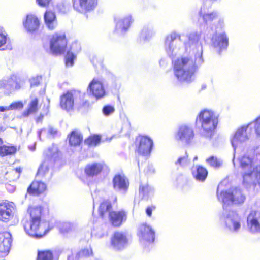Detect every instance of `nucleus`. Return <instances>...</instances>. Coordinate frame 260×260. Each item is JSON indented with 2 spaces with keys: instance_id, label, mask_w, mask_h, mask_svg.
I'll list each match as a JSON object with an SVG mask.
<instances>
[{
  "instance_id": "f257e3e1",
  "label": "nucleus",
  "mask_w": 260,
  "mask_h": 260,
  "mask_svg": "<svg viewBox=\"0 0 260 260\" xmlns=\"http://www.w3.org/2000/svg\"><path fill=\"white\" fill-rule=\"evenodd\" d=\"M180 38L179 34L171 32L166 38L165 48L172 59L175 76L178 81L189 83L194 80L195 73L204 62L201 34L197 32L189 34L188 41L184 43L185 53L175 58L182 47Z\"/></svg>"
},
{
  "instance_id": "f03ea898",
  "label": "nucleus",
  "mask_w": 260,
  "mask_h": 260,
  "mask_svg": "<svg viewBox=\"0 0 260 260\" xmlns=\"http://www.w3.org/2000/svg\"><path fill=\"white\" fill-rule=\"evenodd\" d=\"M260 155L256 156L249 153L239 157L244 186L249 189L260 188Z\"/></svg>"
},
{
  "instance_id": "7ed1b4c3",
  "label": "nucleus",
  "mask_w": 260,
  "mask_h": 260,
  "mask_svg": "<svg viewBox=\"0 0 260 260\" xmlns=\"http://www.w3.org/2000/svg\"><path fill=\"white\" fill-rule=\"evenodd\" d=\"M219 122V114L216 111L204 109L197 115L196 124L201 137L211 140L215 135Z\"/></svg>"
},
{
  "instance_id": "20e7f679",
  "label": "nucleus",
  "mask_w": 260,
  "mask_h": 260,
  "mask_svg": "<svg viewBox=\"0 0 260 260\" xmlns=\"http://www.w3.org/2000/svg\"><path fill=\"white\" fill-rule=\"evenodd\" d=\"M252 126L254 127L255 132L257 136H260V116L254 121L246 125L239 127L231 136L230 141L234 149V157L233 162L235 165L234 159L235 153L242 151L245 147L246 142L249 140L251 136Z\"/></svg>"
},
{
  "instance_id": "39448f33",
  "label": "nucleus",
  "mask_w": 260,
  "mask_h": 260,
  "mask_svg": "<svg viewBox=\"0 0 260 260\" xmlns=\"http://www.w3.org/2000/svg\"><path fill=\"white\" fill-rule=\"evenodd\" d=\"M42 210L41 206L30 207L28 209L30 220L24 224V228L26 234L30 237L40 238L49 231L48 223L41 220Z\"/></svg>"
},
{
  "instance_id": "423d86ee",
  "label": "nucleus",
  "mask_w": 260,
  "mask_h": 260,
  "mask_svg": "<svg viewBox=\"0 0 260 260\" xmlns=\"http://www.w3.org/2000/svg\"><path fill=\"white\" fill-rule=\"evenodd\" d=\"M224 181L221 182L218 185L217 190V196L218 200L223 204V208L226 205L230 204H242L246 199V197L242 190L238 187H232L228 190L223 191L222 189Z\"/></svg>"
},
{
  "instance_id": "0eeeda50",
  "label": "nucleus",
  "mask_w": 260,
  "mask_h": 260,
  "mask_svg": "<svg viewBox=\"0 0 260 260\" xmlns=\"http://www.w3.org/2000/svg\"><path fill=\"white\" fill-rule=\"evenodd\" d=\"M219 222L226 230L237 234L242 229L243 219L242 216L235 211L224 210L219 216Z\"/></svg>"
},
{
  "instance_id": "6e6552de",
  "label": "nucleus",
  "mask_w": 260,
  "mask_h": 260,
  "mask_svg": "<svg viewBox=\"0 0 260 260\" xmlns=\"http://www.w3.org/2000/svg\"><path fill=\"white\" fill-rule=\"evenodd\" d=\"M85 93L79 90H72L63 94L60 98V105L67 111L72 110L76 106L79 108L89 105L87 100L84 99Z\"/></svg>"
},
{
  "instance_id": "1a4fd4ad",
  "label": "nucleus",
  "mask_w": 260,
  "mask_h": 260,
  "mask_svg": "<svg viewBox=\"0 0 260 260\" xmlns=\"http://www.w3.org/2000/svg\"><path fill=\"white\" fill-rule=\"evenodd\" d=\"M58 150L56 146L52 145L44 152V155L47 157L41 164L39 167L37 176L41 178H44L46 180H49L52 176V174L50 172L49 167L51 160H54L58 156Z\"/></svg>"
},
{
  "instance_id": "9d476101",
  "label": "nucleus",
  "mask_w": 260,
  "mask_h": 260,
  "mask_svg": "<svg viewBox=\"0 0 260 260\" xmlns=\"http://www.w3.org/2000/svg\"><path fill=\"white\" fill-rule=\"evenodd\" d=\"M115 23V32L120 35L126 34L134 22L132 15L130 13L116 17L114 19Z\"/></svg>"
},
{
  "instance_id": "9b49d317",
  "label": "nucleus",
  "mask_w": 260,
  "mask_h": 260,
  "mask_svg": "<svg viewBox=\"0 0 260 260\" xmlns=\"http://www.w3.org/2000/svg\"><path fill=\"white\" fill-rule=\"evenodd\" d=\"M72 3L75 11L85 14L93 12L97 8L99 0H72Z\"/></svg>"
},
{
  "instance_id": "f8f14e48",
  "label": "nucleus",
  "mask_w": 260,
  "mask_h": 260,
  "mask_svg": "<svg viewBox=\"0 0 260 260\" xmlns=\"http://www.w3.org/2000/svg\"><path fill=\"white\" fill-rule=\"evenodd\" d=\"M87 92L96 100L101 99L106 95V92L102 80L94 78L89 84Z\"/></svg>"
},
{
  "instance_id": "ddd939ff",
  "label": "nucleus",
  "mask_w": 260,
  "mask_h": 260,
  "mask_svg": "<svg viewBox=\"0 0 260 260\" xmlns=\"http://www.w3.org/2000/svg\"><path fill=\"white\" fill-rule=\"evenodd\" d=\"M67 44L64 35L55 34L50 40V51L55 55L61 54L64 52Z\"/></svg>"
},
{
  "instance_id": "4468645a",
  "label": "nucleus",
  "mask_w": 260,
  "mask_h": 260,
  "mask_svg": "<svg viewBox=\"0 0 260 260\" xmlns=\"http://www.w3.org/2000/svg\"><path fill=\"white\" fill-rule=\"evenodd\" d=\"M136 141L138 153L143 156H149L153 146V140L148 136H139Z\"/></svg>"
},
{
  "instance_id": "2eb2a0df",
  "label": "nucleus",
  "mask_w": 260,
  "mask_h": 260,
  "mask_svg": "<svg viewBox=\"0 0 260 260\" xmlns=\"http://www.w3.org/2000/svg\"><path fill=\"white\" fill-rule=\"evenodd\" d=\"M229 44V38L224 31H215L211 38V45L217 51L220 52L227 48Z\"/></svg>"
},
{
  "instance_id": "dca6fc26",
  "label": "nucleus",
  "mask_w": 260,
  "mask_h": 260,
  "mask_svg": "<svg viewBox=\"0 0 260 260\" xmlns=\"http://www.w3.org/2000/svg\"><path fill=\"white\" fill-rule=\"evenodd\" d=\"M247 228L251 233H260V211L250 210L247 217Z\"/></svg>"
},
{
  "instance_id": "f3484780",
  "label": "nucleus",
  "mask_w": 260,
  "mask_h": 260,
  "mask_svg": "<svg viewBox=\"0 0 260 260\" xmlns=\"http://www.w3.org/2000/svg\"><path fill=\"white\" fill-rule=\"evenodd\" d=\"M194 136L193 128L186 125L180 126L175 135V138L177 141L185 144L192 142Z\"/></svg>"
},
{
  "instance_id": "a211bd4d",
  "label": "nucleus",
  "mask_w": 260,
  "mask_h": 260,
  "mask_svg": "<svg viewBox=\"0 0 260 260\" xmlns=\"http://www.w3.org/2000/svg\"><path fill=\"white\" fill-rule=\"evenodd\" d=\"M138 236L141 242L151 243L154 240L155 232L149 225L142 224L139 226Z\"/></svg>"
},
{
  "instance_id": "6ab92c4d",
  "label": "nucleus",
  "mask_w": 260,
  "mask_h": 260,
  "mask_svg": "<svg viewBox=\"0 0 260 260\" xmlns=\"http://www.w3.org/2000/svg\"><path fill=\"white\" fill-rule=\"evenodd\" d=\"M112 182L113 188L115 191L122 194L126 193L128 188L129 182L125 176L116 175L113 178Z\"/></svg>"
},
{
  "instance_id": "aec40b11",
  "label": "nucleus",
  "mask_w": 260,
  "mask_h": 260,
  "mask_svg": "<svg viewBox=\"0 0 260 260\" xmlns=\"http://www.w3.org/2000/svg\"><path fill=\"white\" fill-rule=\"evenodd\" d=\"M128 244L126 236L123 233L115 232L111 239V245L117 250H121L125 248Z\"/></svg>"
},
{
  "instance_id": "412c9836",
  "label": "nucleus",
  "mask_w": 260,
  "mask_h": 260,
  "mask_svg": "<svg viewBox=\"0 0 260 260\" xmlns=\"http://www.w3.org/2000/svg\"><path fill=\"white\" fill-rule=\"evenodd\" d=\"M14 203L4 202L0 203V219L3 221H8L12 217L14 210Z\"/></svg>"
},
{
  "instance_id": "4be33fe9",
  "label": "nucleus",
  "mask_w": 260,
  "mask_h": 260,
  "mask_svg": "<svg viewBox=\"0 0 260 260\" xmlns=\"http://www.w3.org/2000/svg\"><path fill=\"white\" fill-rule=\"evenodd\" d=\"M110 221L114 226H120L127 219V213L123 210L109 212Z\"/></svg>"
},
{
  "instance_id": "5701e85b",
  "label": "nucleus",
  "mask_w": 260,
  "mask_h": 260,
  "mask_svg": "<svg viewBox=\"0 0 260 260\" xmlns=\"http://www.w3.org/2000/svg\"><path fill=\"white\" fill-rule=\"evenodd\" d=\"M11 243V235L8 232L0 233V252L7 254Z\"/></svg>"
},
{
  "instance_id": "b1692460",
  "label": "nucleus",
  "mask_w": 260,
  "mask_h": 260,
  "mask_svg": "<svg viewBox=\"0 0 260 260\" xmlns=\"http://www.w3.org/2000/svg\"><path fill=\"white\" fill-rule=\"evenodd\" d=\"M25 29L30 32L37 30L40 26V21L36 16L32 14L27 15L25 21L23 22Z\"/></svg>"
},
{
  "instance_id": "393cba45",
  "label": "nucleus",
  "mask_w": 260,
  "mask_h": 260,
  "mask_svg": "<svg viewBox=\"0 0 260 260\" xmlns=\"http://www.w3.org/2000/svg\"><path fill=\"white\" fill-rule=\"evenodd\" d=\"M156 34V29L152 24L144 25L139 34L140 41H147L151 39Z\"/></svg>"
},
{
  "instance_id": "a878e982",
  "label": "nucleus",
  "mask_w": 260,
  "mask_h": 260,
  "mask_svg": "<svg viewBox=\"0 0 260 260\" xmlns=\"http://www.w3.org/2000/svg\"><path fill=\"white\" fill-rule=\"evenodd\" d=\"M104 164L103 162H93L86 165L85 173L88 177H93L99 175L102 171Z\"/></svg>"
},
{
  "instance_id": "bb28decb",
  "label": "nucleus",
  "mask_w": 260,
  "mask_h": 260,
  "mask_svg": "<svg viewBox=\"0 0 260 260\" xmlns=\"http://www.w3.org/2000/svg\"><path fill=\"white\" fill-rule=\"evenodd\" d=\"M45 23L50 30L54 29L57 26V21L55 13L50 11H46L44 15Z\"/></svg>"
},
{
  "instance_id": "cd10ccee",
  "label": "nucleus",
  "mask_w": 260,
  "mask_h": 260,
  "mask_svg": "<svg viewBox=\"0 0 260 260\" xmlns=\"http://www.w3.org/2000/svg\"><path fill=\"white\" fill-rule=\"evenodd\" d=\"M80 46L77 42H74L71 47V51H68L66 57V63L67 66H72L74 64V60L76 58L75 53L80 50Z\"/></svg>"
},
{
  "instance_id": "c85d7f7f",
  "label": "nucleus",
  "mask_w": 260,
  "mask_h": 260,
  "mask_svg": "<svg viewBox=\"0 0 260 260\" xmlns=\"http://www.w3.org/2000/svg\"><path fill=\"white\" fill-rule=\"evenodd\" d=\"M192 175L197 181L204 182L207 177L208 171L201 166H196L192 170Z\"/></svg>"
},
{
  "instance_id": "c756f323",
  "label": "nucleus",
  "mask_w": 260,
  "mask_h": 260,
  "mask_svg": "<svg viewBox=\"0 0 260 260\" xmlns=\"http://www.w3.org/2000/svg\"><path fill=\"white\" fill-rule=\"evenodd\" d=\"M46 189V185L42 182L34 181L27 189L29 193L39 194L43 193Z\"/></svg>"
},
{
  "instance_id": "7c9ffc66",
  "label": "nucleus",
  "mask_w": 260,
  "mask_h": 260,
  "mask_svg": "<svg viewBox=\"0 0 260 260\" xmlns=\"http://www.w3.org/2000/svg\"><path fill=\"white\" fill-rule=\"evenodd\" d=\"M19 87L18 83L13 78L0 81V88L5 89L8 91L11 92Z\"/></svg>"
},
{
  "instance_id": "2f4dec72",
  "label": "nucleus",
  "mask_w": 260,
  "mask_h": 260,
  "mask_svg": "<svg viewBox=\"0 0 260 260\" xmlns=\"http://www.w3.org/2000/svg\"><path fill=\"white\" fill-rule=\"evenodd\" d=\"M39 109L38 99L37 98L31 97V100L28 105V108L23 112L22 116L28 117L31 114L37 113Z\"/></svg>"
},
{
  "instance_id": "473e14b6",
  "label": "nucleus",
  "mask_w": 260,
  "mask_h": 260,
  "mask_svg": "<svg viewBox=\"0 0 260 260\" xmlns=\"http://www.w3.org/2000/svg\"><path fill=\"white\" fill-rule=\"evenodd\" d=\"M200 16H201L203 20L207 23L208 22L212 21L216 18L218 16V12L217 11H212L210 12L206 13L204 8H201V10L199 12Z\"/></svg>"
},
{
  "instance_id": "72a5a7b5",
  "label": "nucleus",
  "mask_w": 260,
  "mask_h": 260,
  "mask_svg": "<svg viewBox=\"0 0 260 260\" xmlns=\"http://www.w3.org/2000/svg\"><path fill=\"white\" fill-rule=\"evenodd\" d=\"M83 139L81 133L79 131H73L69 137V143L72 146H78L82 142Z\"/></svg>"
},
{
  "instance_id": "f704fd0d",
  "label": "nucleus",
  "mask_w": 260,
  "mask_h": 260,
  "mask_svg": "<svg viewBox=\"0 0 260 260\" xmlns=\"http://www.w3.org/2000/svg\"><path fill=\"white\" fill-rule=\"evenodd\" d=\"M17 151V147L11 144L8 145H4L0 146V156H5L7 155H12Z\"/></svg>"
},
{
  "instance_id": "c9c22d12",
  "label": "nucleus",
  "mask_w": 260,
  "mask_h": 260,
  "mask_svg": "<svg viewBox=\"0 0 260 260\" xmlns=\"http://www.w3.org/2000/svg\"><path fill=\"white\" fill-rule=\"evenodd\" d=\"M92 253L91 249H85L78 252H72L68 257L67 260H79L83 256H89Z\"/></svg>"
},
{
  "instance_id": "e433bc0d",
  "label": "nucleus",
  "mask_w": 260,
  "mask_h": 260,
  "mask_svg": "<svg viewBox=\"0 0 260 260\" xmlns=\"http://www.w3.org/2000/svg\"><path fill=\"white\" fill-rule=\"evenodd\" d=\"M206 162L210 167L218 168L222 166V160L215 156H210L206 159Z\"/></svg>"
},
{
  "instance_id": "4c0bfd02",
  "label": "nucleus",
  "mask_w": 260,
  "mask_h": 260,
  "mask_svg": "<svg viewBox=\"0 0 260 260\" xmlns=\"http://www.w3.org/2000/svg\"><path fill=\"white\" fill-rule=\"evenodd\" d=\"M190 162V160L188 159V155L186 152L183 155L180 156L177 160L175 162L176 166L181 167H185L189 165Z\"/></svg>"
},
{
  "instance_id": "58836bf2",
  "label": "nucleus",
  "mask_w": 260,
  "mask_h": 260,
  "mask_svg": "<svg viewBox=\"0 0 260 260\" xmlns=\"http://www.w3.org/2000/svg\"><path fill=\"white\" fill-rule=\"evenodd\" d=\"M153 188L147 184L140 186L139 193L142 198H147L153 192Z\"/></svg>"
},
{
  "instance_id": "ea45409f",
  "label": "nucleus",
  "mask_w": 260,
  "mask_h": 260,
  "mask_svg": "<svg viewBox=\"0 0 260 260\" xmlns=\"http://www.w3.org/2000/svg\"><path fill=\"white\" fill-rule=\"evenodd\" d=\"M38 260H57L53 256L52 252L50 250L39 251L38 253Z\"/></svg>"
},
{
  "instance_id": "a19ab883",
  "label": "nucleus",
  "mask_w": 260,
  "mask_h": 260,
  "mask_svg": "<svg viewBox=\"0 0 260 260\" xmlns=\"http://www.w3.org/2000/svg\"><path fill=\"white\" fill-rule=\"evenodd\" d=\"M111 208V205L109 202L106 201L101 203L99 209L100 216L104 217L105 214L109 211Z\"/></svg>"
},
{
  "instance_id": "79ce46f5",
  "label": "nucleus",
  "mask_w": 260,
  "mask_h": 260,
  "mask_svg": "<svg viewBox=\"0 0 260 260\" xmlns=\"http://www.w3.org/2000/svg\"><path fill=\"white\" fill-rule=\"evenodd\" d=\"M100 141L101 137L99 136L93 135L89 137L85 142L90 146H95L100 143Z\"/></svg>"
},
{
  "instance_id": "37998d69",
  "label": "nucleus",
  "mask_w": 260,
  "mask_h": 260,
  "mask_svg": "<svg viewBox=\"0 0 260 260\" xmlns=\"http://www.w3.org/2000/svg\"><path fill=\"white\" fill-rule=\"evenodd\" d=\"M114 107L110 105H106L102 109L103 113L106 116L112 114L114 112Z\"/></svg>"
},
{
  "instance_id": "c03bdc74",
  "label": "nucleus",
  "mask_w": 260,
  "mask_h": 260,
  "mask_svg": "<svg viewBox=\"0 0 260 260\" xmlns=\"http://www.w3.org/2000/svg\"><path fill=\"white\" fill-rule=\"evenodd\" d=\"M7 34L3 28L0 27V47L5 44L7 41Z\"/></svg>"
},
{
  "instance_id": "a18cd8bd",
  "label": "nucleus",
  "mask_w": 260,
  "mask_h": 260,
  "mask_svg": "<svg viewBox=\"0 0 260 260\" xmlns=\"http://www.w3.org/2000/svg\"><path fill=\"white\" fill-rule=\"evenodd\" d=\"M75 225L70 222L64 223L61 228L62 232H68L75 229Z\"/></svg>"
},
{
  "instance_id": "49530a36",
  "label": "nucleus",
  "mask_w": 260,
  "mask_h": 260,
  "mask_svg": "<svg viewBox=\"0 0 260 260\" xmlns=\"http://www.w3.org/2000/svg\"><path fill=\"white\" fill-rule=\"evenodd\" d=\"M23 104L21 101L16 102L12 103L9 105L10 110H19L23 107Z\"/></svg>"
},
{
  "instance_id": "de8ad7c7",
  "label": "nucleus",
  "mask_w": 260,
  "mask_h": 260,
  "mask_svg": "<svg viewBox=\"0 0 260 260\" xmlns=\"http://www.w3.org/2000/svg\"><path fill=\"white\" fill-rule=\"evenodd\" d=\"M225 27L224 19L223 17H220L218 19L216 25V30L220 31V30L222 29Z\"/></svg>"
},
{
  "instance_id": "09e8293b",
  "label": "nucleus",
  "mask_w": 260,
  "mask_h": 260,
  "mask_svg": "<svg viewBox=\"0 0 260 260\" xmlns=\"http://www.w3.org/2000/svg\"><path fill=\"white\" fill-rule=\"evenodd\" d=\"M52 0H36L37 3L42 7H47Z\"/></svg>"
},
{
  "instance_id": "8fccbe9b",
  "label": "nucleus",
  "mask_w": 260,
  "mask_h": 260,
  "mask_svg": "<svg viewBox=\"0 0 260 260\" xmlns=\"http://www.w3.org/2000/svg\"><path fill=\"white\" fill-rule=\"evenodd\" d=\"M41 79V77L39 76L31 79L30 81L31 86H37L40 83Z\"/></svg>"
},
{
  "instance_id": "3c124183",
  "label": "nucleus",
  "mask_w": 260,
  "mask_h": 260,
  "mask_svg": "<svg viewBox=\"0 0 260 260\" xmlns=\"http://www.w3.org/2000/svg\"><path fill=\"white\" fill-rule=\"evenodd\" d=\"M159 63L160 67L165 68L168 65V60L166 58H162L160 59Z\"/></svg>"
},
{
  "instance_id": "603ef678",
  "label": "nucleus",
  "mask_w": 260,
  "mask_h": 260,
  "mask_svg": "<svg viewBox=\"0 0 260 260\" xmlns=\"http://www.w3.org/2000/svg\"><path fill=\"white\" fill-rule=\"evenodd\" d=\"M21 172V169L20 168H17L15 170L10 172L12 174H16V178H18L20 173Z\"/></svg>"
},
{
  "instance_id": "864d4df0",
  "label": "nucleus",
  "mask_w": 260,
  "mask_h": 260,
  "mask_svg": "<svg viewBox=\"0 0 260 260\" xmlns=\"http://www.w3.org/2000/svg\"><path fill=\"white\" fill-rule=\"evenodd\" d=\"M155 209L154 206L148 207L146 210V213L148 216H151L152 215V211Z\"/></svg>"
},
{
  "instance_id": "5fc2aeb1",
  "label": "nucleus",
  "mask_w": 260,
  "mask_h": 260,
  "mask_svg": "<svg viewBox=\"0 0 260 260\" xmlns=\"http://www.w3.org/2000/svg\"><path fill=\"white\" fill-rule=\"evenodd\" d=\"M48 133L50 134V135H54L56 133V131L55 130L53 127H49L48 128Z\"/></svg>"
},
{
  "instance_id": "6e6d98bb",
  "label": "nucleus",
  "mask_w": 260,
  "mask_h": 260,
  "mask_svg": "<svg viewBox=\"0 0 260 260\" xmlns=\"http://www.w3.org/2000/svg\"><path fill=\"white\" fill-rule=\"evenodd\" d=\"M10 106H0V112L10 110Z\"/></svg>"
},
{
  "instance_id": "4d7b16f0",
  "label": "nucleus",
  "mask_w": 260,
  "mask_h": 260,
  "mask_svg": "<svg viewBox=\"0 0 260 260\" xmlns=\"http://www.w3.org/2000/svg\"><path fill=\"white\" fill-rule=\"evenodd\" d=\"M43 117H44V115L42 114H40L39 116H38L36 118V122L37 123L42 122V121L43 120Z\"/></svg>"
},
{
  "instance_id": "13d9d810",
  "label": "nucleus",
  "mask_w": 260,
  "mask_h": 260,
  "mask_svg": "<svg viewBox=\"0 0 260 260\" xmlns=\"http://www.w3.org/2000/svg\"><path fill=\"white\" fill-rule=\"evenodd\" d=\"M44 130H40V131H38V136L40 139H41V134L42 132Z\"/></svg>"
},
{
  "instance_id": "bf43d9fd",
  "label": "nucleus",
  "mask_w": 260,
  "mask_h": 260,
  "mask_svg": "<svg viewBox=\"0 0 260 260\" xmlns=\"http://www.w3.org/2000/svg\"><path fill=\"white\" fill-rule=\"evenodd\" d=\"M198 159V156H196L193 159V161H194L196 160H197Z\"/></svg>"
},
{
  "instance_id": "052dcab7",
  "label": "nucleus",
  "mask_w": 260,
  "mask_h": 260,
  "mask_svg": "<svg viewBox=\"0 0 260 260\" xmlns=\"http://www.w3.org/2000/svg\"><path fill=\"white\" fill-rule=\"evenodd\" d=\"M3 143V140L1 138H0V145H1Z\"/></svg>"
},
{
  "instance_id": "680f3d73",
  "label": "nucleus",
  "mask_w": 260,
  "mask_h": 260,
  "mask_svg": "<svg viewBox=\"0 0 260 260\" xmlns=\"http://www.w3.org/2000/svg\"><path fill=\"white\" fill-rule=\"evenodd\" d=\"M32 150H34L35 149V147L34 146V148L32 149L30 148Z\"/></svg>"
},
{
  "instance_id": "e2e57ef3",
  "label": "nucleus",
  "mask_w": 260,
  "mask_h": 260,
  "mask_svg": "<svg viewBox=\"0 0 260 260\" xmlns=\"http://www.w3.org/2000/svg\"><path fill=\"white\" fill-rule=\"evenodd\" d=\"M92 61L93 63L94 64V61L93 59L92 60Z\"/></svg>"
},
{
  "instance_id": "0e129e2a",
  "label": "nucleus",
  "mask_w": 260,
  "mask_h": 260,
  "mask_svg": "<svg viewBox=\"0 0 260 260\" xmlns=\"http://www.w3.org/2000/svg\"><path fill=\"white\" fill-rule=\"evenodd\" d=\"M48 108H49V106H48L47 107V111H48Z\"/></svg>"
}]
</instances>
